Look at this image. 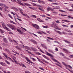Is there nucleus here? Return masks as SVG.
<instances>
[{
  "label": "nucleus",
  "instance_id": "nucleus-1",
  "mask_svg": "<svg viewBox=\"0 0 73 73\" xmlns=\"http://www.w3.org/2000/svg\"><path fill=\"white\" fill-rule=\"evenodd\" d=\"M2 26L5 29H6V30H7V31H11V30H10V29H9V28H7L5 25H4L2 24Z\"/></svg>",
  "mask_w": 73,
  "mask_h": 73
},
{
  "label": "nucleus",
  "instance_id": "nucleus-2",
  "mask_svg": "<svg viewBox=\"0 0 73 73\" xmlns=\"http://www.w3.org/2000/svg\"><path fill=\"white\" fill-rule=\"evenodd\" d=\"M32 25L33 27L34 28H35L36 29H40V27H39V26L36 24H33Z\"/></svg>",
  "mask_w": 73,
  "mask_h": 73
},
{
  "label": "nucleus",
  "instance_id": "nucleus-3",
  "mask_svg": "<svg viewBox=\"0 0 73 73\" xmlns=\"http://www.w3.org/2000/svg\"><path fill=\"white\" fill-rule=\"evenodd\" d=\"M51 26L52 27L54 28H55L56 29H58V27H57L56 25H51Z\"/></svg>",
  "mask_w": 73,
  "mask_h": 73
},
{
  "label": "nucleus",
  "instance_id": "nucleus-4",
  "mask_svg": "<svg viewBox=\"0 0 73 73\" xmlns=\"http://www.w3.org/2000/svg\"><path fill=\"white\" fill-rule=\"evenodd\" d=\"M25 59H26V60L28 62H29V63H31V64H33V65H34V63L31 62V60H29V58L27 57H26Z\"/></svg>",
  "mask_w": 73,
  "mask_h": 73
},
{
  "label": "nucleus",
  "instance_id": "nucleus-5",
  "mask_svg": "<svg viewBox=\"0 0 73 73\" xmlns=\"http://www.w3.org/2000/svg\"><path fill=\"white\" fill-rule=\"evenodd\" d=\"M46 55L47 56H50V57H53V56L52 55V54H50L48 52L46 51Z\"/></svg>",
  "mask_w": 73,
  "mask_h": 73
},
{
  "label": "nucleus",
  "instance_id": "nucleus-6",
  "mask_svg": "<svg viewBox=\"0 0 73 73\" xmlns=\"http://www.w3.org/2000/svg\"><path fill=\"white\" fill-rule=\"evenodd\" d=\"M62 49H63L64 51H65L66 53H71V52H69V51L65 48H62Z\"/></svg>",
  "mask_w": 73,
  "mask_h": 73
},
{
  "label": "nucleus",
  "instance_id": "nucleus-7",
  "mask_svg": "<svg viewBox=\"0 0 73 73\" xmlns=\"http://www.w3.org/2000/svg\"><path fill=\"white\" fill-rule=\"evenodd\" d=\"M30 41L31 42H33V43H34V44H37V42L35 40H34L33 39H31L30 40Z\"/></svg>",
  "mask_w": 73,
  "mask_h": 73
},
{
  "label": "nucleus",
  "instance_id": "nucleus-8",
  "mask_svg": "<svg viewBox=\"0 0 73 73\" xmlns=\"http://www.w3.org/2000/svg\"><path fill=\"white\" fill-rule=\"evenodd\" d=\"M17 31L19 32V33H20V34H22V35H24V33L22 32L21 31V30H20L19 29H17Z\"/></svg>",
  "mask_w": 73,
  "mask_h": 73
},
{
  "label": "nucleus",
  "instance_id": "nucleus-9",
  "mask_svg": "<svg viewBox=\"0 0 73 73\" xmlns=\"http://www.w3.org/2000/svg\"><path fill=\"white\" fill-rule=\"evenodd\" d=\"M46 10L48 11H49V10H51V11H54V10H53V9L52 8H51V7L47 8Z\"/></svg>",
  "mask_w": 73,
  "mask_h": 73
},
{
  "label": "nucleus",
  "instance_id": "nucleus-10",
  "mask_svg": "<svg viewBox=\"0 0 73 73\" xmlns=\"http://www.w3.org/2000/svg\"><path fill=\"white\" fill-rule=\"evenodd\" d=\"M3 39L4 42H5V43H6V44H7V43H8V40H7V39H6V38H3Z\"/></svg>",
  "mask_w": 73,
  "mask_h": 73
},
{
  "label": "nucleus",
  "instance_id": "nucleus-11",
  "mask_svg": "<svg viewBox=\"0 0 73 73\" xmlns=\"http://www.w3.org/2000/svg\"><path fill=\"white\" fill-rule=\"evenodd\" d=\"M41 45L42 47H43V48H44V49H47L46 46L44 44H41Z\"/></svg>",
  "mask_w": 73,
  "mask_h": 73
},
{
  "label": "nucleus",
  "instance_id": "nucleus-12",
  "mask_svg": "<svg viewBox=\"0 0 73 73\" xmlns=\"http://www.w3.org/2000/svg\"><path fill=\"white\" fill-rule=\"evenodd\" d=\"M7 27H9V28H10L11 29V28H12L13 27V25H11V24L8 25V24H7Z\"/></svg>",
  "mask_w": 73,
  "mask_h": 73
},
{
  "label": "nucleus",
  "instance_id": "nucleus-13",
  "mask_svg": "<svg viewBox=\"0 0 73 73\" xmlns=\"http://www.w3.org/2000/svg\"><path fill=\"white\" fill-rule=\"evenodd\" d=\"M0 64H1L2 66H6L7 65L5 64L3 62H0Z\"/></svg>",
  "mask_w": 73,
  "mask_h": 73
},
{
  "label": "nucleus",
  "instance_id": "nucleus-14",
  "mask_svg": "<svg viewBox=\"0 0 73 73\" xmlns=\"http://www.w3.org/2000/svg\"><path fill=\"white\" fill-rule=\"evenodd\" d=\"M15 48L18 50H21V48L20 47H19L18 46H16Z\"/></svg>",
  "mask_w": 73,
  "mask_h": 73
},
{
  "label": "nucleus",
  "instance_id": "nucleus-15",
  "mask_svg": "<svg viewBox=\"0 0 73 73\" xmlns=\"http://www.w3.org/2000/svg\"><path fill=\"white\" fill-rule=\"evenodd\" d=\"M2 54L4 55V56L6 58H8V56H7V54H6L4 53H3Z\"/></svg>",
  "mask_w": 73,
  "mask_h": 73
},
{
  "label": "nucleus",
  "instance_id": "nucleus-16",
  "mask_svg": "<svg viewBox=\"0 0 73 73\" xmlns=\"http://www.w3.org/2000/svg\"><path fill=\"white\" fill-rule=\"evenodd\" d=\"M19 65H20L21 66H22V67H24V68H26V66H25L24 64H20Z\"/></svg>",
  "mask_w": 73,
  "mask_h": 73
},
{
  "label": "nucleus",
  "instance_id": "nucleus-17",
  "mask_svg": "<svg viewBox=\"0 0 73 73\" xmlns=\"http://www.w3.org/2000/svg\"><path fill=\"white\" fill-rule=\"evenodd\" d=\"M52 58V60H54V61L55 62H58V63L59 64H60V63L59 62H58L57 61V60L54 59L53 58Z\"/></svg>",
  "mask_w": 73,
  "mask_h": 73
},
{
  "label": "nucleus",
  "instance_id": "nucleus-18",
  "mask_svg": "<svg viewBox=\"0 0 73 73\" xmlns=\"http://www.w3.org/2000/svg\"><path fill=\"white\" fill-rule=\"evenodd\" d=\"M48 50L49 52H50L51 53H53V54H54V52H53V50H50V49H48Z\"/></svg>",
  "mask_w": 73,
  "mask_h": 73
},
{
  "label": "nucleus",
  "instance_id": "nucleus-19",
  "mask_svg": "<svg viewBox=\"0 0 73 73\" xmlns=\"http://www.w3.org/2000/svg\"><path fill=\"white\" fill-rule=\"evenodd\" d=\"M25 5H27V6H28V7H30V6H31V5L27 3H25Z\"/></svg>",
  "mask_w": 73,
  "mask_h": 73
},
{
  "label": "nucleus",
  "instance_id": "nucleus-20",
  "mask_svg": "<svg viewBox=\"0 0 73 73\" xmlns=\"http://www.w3.org/2000/svg\"><path fill=\"white\" fill-rule=\"evenodd\" d=\"M21 56L22 57H23V58H24L25 59V58H26V57L24 55H22V54H21Z\"/></svg>",
  "mask_w": 73,
  "mask_h": 73
},
{
  "label": "nucleus",
  "instance_id": "nucleus-21",
  "mask_svg": "<svg viewBox=\"0 0 73 73\" xmlns=\"http://www.w3.org/2000/svg\"><path fill=\"white\" fill-rule=\"evenodd\" d=\"M0 31H1V33H4V31L1 29H0Z\"/></svg>",
  "mask_w": 73,
  "mask_h": 73
},
{
  "label": "nucleus",
  "instance_id": "nucleus-22",
  "mask_svg": "<svg viewBox=\"0 0 73 73\" xmlns=\"http://www.w3.org/2000/svg\"><path fill=\"white\" fill-rule=\"evenodd\" d=\"M42 61H43V62H44L45 63H46V64H49V62H47L46 61H45V60H44V59H42Z\"/></svg>",
  "mask_w": 73,
  "mask_h": 73
},
{
  "label": "nucleus",
  "instance_id": "nucleus-23",
  "mask_svg": "<svg viewBox=\"0 0 73 73\" xmlns=\"http://www.w3.org/2000/svg\"><path fill=\"white\" fill-rule=\"evenodd\" d=\"M25 48L26 49L29 50V47L28 46H25Z\"/></svg>",
  "mask_w": 73,
  "mask_h": 73
},
{
  "label": "nucleus",
  "instance_id": "nucleus-24",
  "mask_svg": "<svg viewBox=\"0 0 73 73\" xmlns=\"http://www.w3.org/2000/svg\"><path fill=\"white\" fill-rule=\"evenodd\" d=\"M18 4H19L20 5H23V3L20 2H17Z\"/></svg>",
  "mask_w": 73,
  "mask_h": 73
},
{
  "label": "nucleus",
  "instance_id": "nucleus-25",
  "mask_svg": "<svg viewBox=\"0 0 73 73\" xmlns=\"http://www.w3.org/2000/svg\"><path fill=\"white\" fill-rule=\"evenodd\" d=\"M62 63L63 64V65H64L65 66H68V65H66V64H65V63L64 62H62Z\"/></svg>",
  "mask_w": 73,
  "mask_h": 73
},
{
  "label": "nucleus",
  "instance_id": "nucleus-26",
  "mask_svg": "<svg viewBox=\"0 0 73 73\" xmlns=\"http://www.w3.org/2000/svg\"><path fill=\"white\" fill-rule=\"evenodd\" d=\"M46 37H47V38H48V39H49V40H54V39H53L52 38H50V37H48V36H47Z\"/></svg>",
  "mask_w": 73,
  "mask_h": 73
},
{
  "label": "nucleus",
  "instance_id": "nucleus-27",
  "mask_svg": "<svg viewBox=\"0 0 73 73\" xmlns=\"http://www.w3.org/2000/svg\"><path fill=\"white\" fill-rule=\"evenodd\" d=\"M56 32L57 33H59V34H60V35H61L62 34V33H61V32L60 31H56Z\"/></svg>",
  "mask_w": 73,
  "mask_h": 73
},
{
  "label": "nucleus",
  "instance_id": "nucleus-28",
  "mask_svg": "<svg viewBox=\"0 0 73 73\" xmlns=\"http://www.w3.org/2000/svg\"><path fill=\"white\" fill-rule=\"evenodd\" d=\"M64 41L65 42H66V43H68V44H70V42H69L66 40H65Z\"/></svg>",
  "mask_w": 73,
  "mask_h": 73
},
{
  "label": "nucleus",
  "instance_id": "nucleus-29",
  "mask_svg": "<svg viewBox=\"0 0 73 73\" xmlns=\"http://www.w3.org/2000/svg\"><path fill=\"white\" fill-rule=\"evenodd\" d=\"M9 17H10V18H11V19H12L13 20V17H12L11 15L9 14L8 15Z\"/></svg>",
  "mask_w": 73,
  "mask_h": 73
},
{
  "label": "nucleus",
  "instance_id": "nucleus-30",
  "mask_svg": "<svg viewBox=\"0 0 73 73\" xmlns=\"http://www.w3.org/2000/svg\"><path fill=\"white\" fill-rule=\"evenodd\" d=\"M14 62H15V64H17V65H19H19H20V63H19V62H17V61H14Z\"/></svg>",
  "mask_w": 73,
  "mask_h": 73
},
{
  "label": "nucleus",
  "instance_id": "nucleus-31",
  "mask_svg": "<svg viewBox=\"0 0 73 73\" xmlns=\"http://www.w3.org/2000/svg\"><path fill=\"white\" fill-rule=\"evenodd\" d=\"M60 54H61L62 56H64V54L62 53V52H60Z\"/></svg>",
  "mask_w": 73,
  "mask_h": 73
},
{
  "label": "nucleus",
  "instance_id": "nucleus-32",
  "mask_svg": "<svg viewBox=\"0 0 73 73\" xmlns=\"http://www.w3.org/2000/svg\"><path fill=\"white\" fill-rule=\"evenodd\" d=\"M66 32H69V33H71L72 31L69 30H66Z\"/></svg>",
  "mask_w": 73,
  "mask_h": 73
},
{
  "label": "nucleus",
  "instance_id": "nucleus-33",
  "mask_svg": "<svg viewBox=\"0 0 73 73\" xmlns=\"http://www.w3.org/2000/svg\"><path fill=\"white\" fill-rule=\"evenodd\" d=\"M68 17L69 18V19H73V17H70L69 16H68Z\"/></svg>",
  "mask_w": 73,
  "mask_h": 73
},
{
  "label": "nucleus",
  "instance_id": "nucleus-34",
  "mask_svg": "<svg viewBox=\"0 0 73 73\" xmlns=\"http://www.w3.org/2000/svg\"><path fill=\"white\" fill-rule=\"evenodd\" d=\"M5 62H6L7 63V64H10V63H9V62H8V61L7 60H6L5 61Z\"/></svg>",
  "mask_w": 73,
  "mask_h": 73
},
{
  "label": "nucleus",
  "instance_id": "nucleus-35",
  "mask_svg": "<svg viewBox=\"0 0 73 73\" xmlns=\"http://www.w3.org/2000/svg\"><path fill=\"white\" fill-rule=\"evenodd\" d=\"M13 59L14 61H16V60H16V57H13Z\"/></svg>",
  "mask_w": 73,
  "mask_h": 73
},
{
  "label": "nucleus",
  "instance_id": "nucleus-36",
  "mask_svg": "<svg viewBox=\"0 0 73 73\" xmlns=\"http://www.w3.org/2000/svg\"><path fill=\"white\" fill-rule=\"evenodd\" d=\"M0 5L1 6H3V5H4V6H5V5H3V3H0Z\"/></svg>",
  "mask_w": 73,
  "mask_h": 73
},
{
  "label": "nucleus",
  "instance_id": "nucleus-37",
  "mask_svg": "<svg viewBox=\"0 0 73 73\" xmlns=\"http://www.w3.org/2000/svg\"><path fill=\"white\" fill-rule=\"evenodd\" d=\"M25 73H31L30 72H29L28 71H25Z\"/></svg>",
  "mask_w": 73,
  "mask_h": 73
},
{
  "label": "nucleus",
  "instance_id": "nucleus-38",
  "mask_svg": "<svg viewBox=\"0 0 73 73\" xmlns=\"http://www.w3.org/2000/svg\"><path fill=\"white\" fill-rule=\"evenodd\" d=\"M36 54H38V55H41V54L39 52H36Z\"/></svg>",
  "mask_w": 73,
  "mask_h": 73
},
{
  "label": "nucleus",
  "instance_id": "nucleus-39",
  "mask_svg": "<svg viewBox=\"0 0 73 73\" xmlns=\"http://www.w3.org/2000/svg\"><path fill=\"white\" fill-rule=\"evenodd\" d=\"M62 33H63L62 34H64V35H66V34H67V33L64 31H63Z\"/></svg>",
  "mask_w": 73,
  "mask_h": 73
},
{
  "label": "nucleus",
  "instance_id": "nucleus-40",
  "mask_svg": "<svg viewBox=\"0 0 73 73\" xmlns=\"http://www.w3.org/2000/svg\"><path fill=\"white\" fill-rule=\"evenodd\" d=\"M28 53H29V54H32V55H33V56H34V54H33L31 52L29 51H28Z\"/></svg>",
  "mask_w": 73,
  "mask_h": 73
},
{
  "label": "nucleus",
  "instance_id": "nucleus-41",
  "mask_svg": "<svg viewBox=\"0 0 73 73\" xmlns=\"http://www.w3.org/2000/svg\"><path fill=\"white\" fill-rule=\"evenodd\" d=\"M31 48L33 50H34V51L35 50V48L31 47Z\"/></svg>",
  "mask_w": 73,
  "mask_h": 73
},
{
  "label": "nucleus",
  "instance_id": "nucleus-42",
  "mask_svg": "<svg viewBox=\"0 0 73 73\" xmlns=\"http://www.w3.org/2000/svg\"><path fill=\"white\" fill-rule=\"evenodd\" d=\"M20 13H21V14H23L24 13L22 11V10H20Z\"/></svg>",
  "mask_w": 73,
  "mask_h": 73
},
{
  "label": "nucleus",
  "instance_id": "nucleus-43",
  "mask_svg": "<svg viewBox=\"0 0 73 73\" xmlns=\"http://www.w3.org/2000/svg\"><path fill=\"white\" fill-rule=\"evenodd\" d=\"M5 50L6 52H9V50L8 49H5Z\"/></svg>",
  "mask_w": 73,
  "mask_h": 73
},
{
  "label": "nucleus",
  "instance_id": "nucleus-44",
  "mask_svg": "<svg viewBox=\"0 0 73 73\" xmlns=\"http://www.w3.org/2000/svg\"><path fill=\"white\" fill-rule=\"evenodd\" d=\"M40 3L41 4H45V2H44V1H41L40 2Z\"/></svg>",
  "mask_w": 73,
  "mask_h": 73
},
{
  "label": "nucleus",
  "instance_id": "nucleus-45",
  "mask_svg": "<svg viewBox=\"0 0 73 73\" xmlns=\"http://www.w3.org/2000/svg\"><path fill=\"white\" fill-rule=\"evenodd\" d=\"M65 22H66V23H70V21L66 20H65Z\"/></svg>",
  "mask_w": 73,
  "mask_h": 73
},
{
  "label": "nucleus",
  "instance_id": "nucleus-46",
  "mask_svg": "<svg viewBox=\"0 0 73 73\" xmlns=\"http://www.w3.org/2000/svg\"><path fill=\"white\" fill-rule=\"evenodd\" d=\"M68 35L69 36H71V35H73V34H72V33H68Z\"/></svg>",
  "mask_w": 73,
  "mask_h": 73
},
{
  "label": "nucleus",
  "instance_id": "nucleus-47",
  "mask_svg": "<svg viewBox=\"0 0 73 73\" xmlns=\"http://www.w3.org/2000/svg\"><path fill=\"white\" fill-rule=\"evenodd\" d=\"M39 50H40V52H42V53H44V51H42V50L41 49H40Z\"/></svg>",
  "mask_w": 73,
  "mask_h": 73
},
{
  "label": "nucleus",
  "instance_id": "nucleus-48",
  "mask_svg": "<svg viewBox=\"0 0 73 73\" xmlns=\"http://www.w3.org/2000/svg\"><path fill=\"white\" fill-rule=\"evenodd\" d=\"M9 41H10V42H13V41L11 40V39L9 38Z\"/></svg>",
  "mask_w": 73,
  "mask_h": 73
},
{
  "label": "nucleus",
  "instance_id": "nucleus-49",
  "mask_svg": "<svg viewBox=\"0 0 73 73\" xmlns=\"http://www.w3.org/2000/svg\"><path fill=\"white\" fill-rule=\"evenodd\" d=\"M55 64L57 65L58 66H59L60 67V68H61V66L60 65H59L58 64H57V63H55Z\"/></svg>",
  "mask_w": 73,
  "mask_h": 73
},
{
  "label": "nucleus",
  "instance_id": "nucleus-50",
  "mask_svg": "<svg viewBox=\"0 0 73 73\" xmlns=\"http://www.w3.org/2000/svg\"><path fill=\"white\" fill-rule=\"evenodd\" d=\"M12 1H13V2H14V3H15L16 2V0H11Z\"/></svg>",
  "mask_w": 73,
  "mask_h": 73
},
{
  "label": "nucleus",
  "instance_id": "nucleus-51",
  "mask_svg": "<svg viewBox=\"0 0 73 73\" xmlns=\"http://www.w3.org/2000/svg\"><path fill=\"white\" fill-rule=\"evenodd\" d=\"M10 22L11 23H12V24H13L14 23V22L12 21H10Z\"/></svg>",
  "mask_w": 73,
  "mask_h": 73
},
{
  "label": "nucleus",
  "instance_id": "nucleus-52",
  "mask_svg": "<svg viewBox=\"0 0 73 73\" xmlns=\"http://www.w3.org/2000/svg\"><path fill=\"white\" fill-rule=\"evenodd\" d=\"M11 14H13V15H15V13H14L13 12H11Z\"/></svg>",
  "mask_w": 73,
  "mask_h": 73
},
{
  "label": "nucleus",
  "instance_id": "nucleus-53",
  "mask_svg": "<svg viewBox=\"0 0 73 73\" xmlns=\"http://www.w3.org/2000/svg\"><path fill=\"white\" fill-rule=\"evenodd\" d=\"M13 28L15 30H16V27L15 26H13Z\"/></svg>",
  "mask_w": 73,
  "mask_h": 73
},
{
  "label": "nucleus",
  "instance_id": "nucleus-54",
  "mask_svg": "<svg viewBox=\"0 0 73 73\" xmlns=\"http://www.w3.org/2000/svg\"><path fill=\"white\" fill-rule=\"evenodd\" d=\"M55 50L56 51H58V48H57V47L56 48Z\"/></svg>",
  "mask_w": 73,
  "mask_h": 73
},
{
  "label": "nucleus",
  "instance_id": "nucleus-55",
  "mask_svg": "<svg viewBox=\"0 0 73 73\" xmlns=\"http://www.w3.org/2000/svg\"><path fill=\"white\" fill-rule=\"evenodd\" d=\"M39 69H41V70H44V69H43L41 67H39Z\"/></svg>",
  "mask_w": 73,
  "mask_h": 73
},
{
  "label": "nucleus",
  "instance_id": "nucleus-56",
  "mask_svg": "<svg viewBox=\"0 0 73 73\" xmlns=\"http://www.w3.org/2000/svg\"><path fill=\"white\" fill-rule=\"evenodd\" d=\"M68 67L70 68V69H72V68L71 67V66H70L68 65Z\"/></svg>",
  "mask_w": 73,
  "mask_h": 73
},
{
  "label": "nucleus",
  "instance_id": "nucleus-57",
  "mask_svg": "<svg viewBox=\"0 0 73 73\" xmlns=\"http://www.w3.org/2000/svg\"><path fill=\"white\" fill-rule=\"evenodd\" d=\"M16 16L17 17H18V18H20V17L19 16H18V15H17V14H16Z\"/></svg>",
  "mask_w": 73,
  "mask_h": 73
},
{
  "label": "nucleus",
  "instance_id": "nucleus-58",
  "mask_svg": "<svg viewBox=\"0 0 73 73\" xmlns=\"http://www.w3.org/2000/svg\"><path fill=\"white\" fill-rule=\"evenodd\" d=\"M69 57H70V58H73V55H71Z\"/></svg>",
  "mask_w": 73,
  "mask_h": 73
},
{
  "label": "nucleus",
  "instance_id": "nucleus-59",
  "mask_svg": "<svg viewBox=\"0 0 73 73\" xmlns=\"http://www.w3.org/2000/svg\"><path fill=\"white\" fill-rule=\"evenodd\" d=\"M32 16L34 17H35V18H36V16L35 15H33Z\"/></svg>",
  "mask_w": 73,
  "mask_h": 73
},
{
  "label": "nucleus",
  "instance_id": "nucleus-60",
  "mask_svg": "<svg viewBox=\"0 0 73 73\" xmlns=\"http://www.w3.org/2000/svg\"><path fill=\"white\" fill-rule=\"evenodd\" d=\"M17 19L18 20H19V21H22V20H21V19H20L17 18Z\"/></svg>",
  "mask_w": 73,
  "mask_h": 73
},
{
  "label": "nucleus",
  "instance_id": "nucleus-61",
  "mask_svg": "<svg viewBox=\"0 0 73 73\" xmlns=\"http://www.w3.org/2000/svg\"><path fill=\"white\" fill-rule=\"evenodd\" d=\"M14 9L15 10V11H18V9H17V8L15 7V9Z\"/></svg>",
  "mask_w": 73,
  "mask_h": 73
},
{
  "label": "nucleus",
  "instance_id": "nucleus-62",
  "mask_svg": "<svg viewBox=\"0 0 73 73\" xmlns=\"http://www.w3.org/2000/svg\"><path fill=\"white\" fill-rule=\"evenodd\" d=\"M45 58L47 59V60H49V58H48V57H47V56H46Z\"/></svg>",
  "mask_w": 73,
  "mask_h": 73
},
{
  "label": "nucleus",
  "instance_id": "nucleus-63",
  "mask_svg": "<svg viewBox=\"0 0 73 73\" xmlns=\"http://www.w3.org/2000/svg\"><path fill=\"white\" fill-rule=\"evenodd\" d=\"M37 59H38V61H39V62H41V61L40 60V59H39V58H37Z\"/></svg>",
  "mask_w": 73,
  "mask_h": 73
},
{
  "label": "nucleus",
  "instance_id": "nucleus-64",
  "mask_svg": "<svg viewBox=\"0 0 73 73\" xmlns=\"http://www.w3.org/2000/svg\"><path fill=\"white\" fill-rule=\"evenodd\" d=\"M68 11H73V9H69Z\"/></svg>",
  "mask_w": 73,
  "mask_h": 73
}]
</instances>
